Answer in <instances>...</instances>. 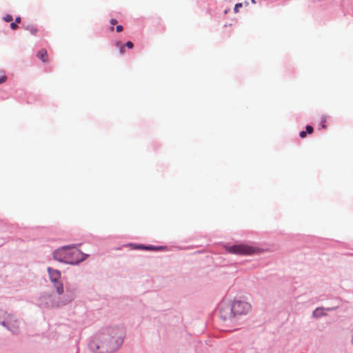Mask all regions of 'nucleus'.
<instances>
[{
  "label": "nucleus",
  "mask_w": 353,
  "mask_h": 353,
  "mask_svg": "<svg viewBox=\"0 0 353 353\" xmlns=\"http://www.w3.org/2000/svg\"><path fill=\"white\" fill-rule=\"evenodd\" d=\"M110 23L111 25H114V24L117 23V20L115 19H111L110 21Z\"/></svg>",
  "instance_id": "393cba45"
},
{
  "label": "nucleus",
  "mask_w": 353,
  "mask_h": 353,
  "mask_svg": "<svg viewBox=\"0 0 353 353\" xmlns=\"http://www.w3.org/2000/svg\"><path fill=\"white\" fill-rule=\"evenodd\" d=\"M110 30H111L112 31H113V30H114V27H113V26H112V27L110 28Z\"/></svg>",
  "instance_id": "c756f323"
},
{
  "label": "nucleus",
  "mask_w": 353,
  "mask_h": 353,
  "mask_svg": "<svg viewBox=\"0 0 353 353\" xmlns=\"http://www.w3.org/2000/svg\"><path fill=\"white\" fill-rule=\"evenodd\" d=\"M307 135V133L305 131H301L300 133H299V136L301 138H305Z\"/></svg>",
  "instance_id": "b1692460"
},
{
  "label": "nucleus",
  "mask_w": 353,
  "mask_h": 353,
  "mask_svg": "<svg viewBox=\"0 0 353 353\" xmlns=\"http://www.w3.org/2000/svg\"><path fill=\"white\" fill-rule=\"evenodd\" d=\"M7 80V77L3 75L0 77V84L3 83Z\"/></svg>",
  "instance_id": "5701e85b"
},
{
  "label": "nucleus",
  "mask_w": 353,
  "mask_h": 353,
  "mask_svg": "<svg viewBox=\"0 0 353 353\" xmlns=\"http://www.w3.org/2000/svg\"><path fill=\"white\" fill-rule=\"evenodd\" d=\"M78 293V288L75 285L67 284L65 288L63 286V292L56 295V299L59 308L70 303Z\"/></svg>",
  "instance_id": "7ed1b4c3"
},
{
  "label": "nucleus",
  "mask_w": 353,
  "mask_h": 353,
  "mask_svg": "<svg viewBox=\"0 0 353 353\" xmlns=\"http://www.w3.org/2000/svg\"><path fill=\"white\" fill-rule=\"evenodd\" d=\"M352 344L353 345V327H352Z\"/></svg>",
  "instance_id": "cd10ccee"
},
{
  "label": "nucleus",
  "mask_w": 353,
  "mask_h": 353,
  "mask_svg": "<svg viewBox=\"0 0 353 353\" xmlns=\"http://www.w3.org/2000/svg\"><path fill=\"white\" fill-rule=\"evenodd\" d=\"M123 30V28L121 25H118L117 27H116V30L117 32H122Z\"/></svg>",
  "instance_id": "4be33fe9"
},
{
  "label": "nucleus",
  "mask_w": 353,
  "mask_h": 353,
  "mask_svg": "<svg viewBox=\"0 0 353 353\" xmlns=\"http://www.w3.org/2000/svg\"><path fill=\"white\" fill-rule=\"evenodd\" d=\"M0 324L9 330L8 323L6 315H1Z\"/></svg>",
  "instance_id": "ddd939ff"
},
{
  "label": "nucleus",
  "mask_w": 353,
  "mask_h": 353,
  "mask_svg": "<svg viewBox=\"0 0 353 353\" xmlns=\"http://www.w3.org/2000/svg\"><path fill=\"white\" fill-rule=\"evenodd\" d=\"M34 304L41 309L59 308L56 295L52 292L40 293L34 299Z\"/></svg>",
  "instance_id": "20e7f679"
},
{
  "label": "nucleus",
  "mask_w": 353,
  "mask_h": 353,
  "mask_svg": "<svg viewBox=\"0 0 353 353\" xmlns=\"http://www.w3.org/2000/svg\"><path fill=\"white\" fill-rule=\"evenodd\" d=\"M48 54L46 49H41L40 50L37 54V57L40 59L43 63H46L47 60L46 59V57H47Z\"/></svg>",
  "instance_id": "f8f14e48"
},
{
  "label": "nucleus",
  "mask_w": 353,
  "mask_h": 353,
  "mask_svg": "<svg viewBox=\"0 0 353 353\" xmlns=\"http://www.w3.org/2000/svg\"><path fill=\"white\" fill-rule=\"evenodd\" d=\"M326 119H327V117L326 116H323L321 117V123H325L326 121Z\"/></svg>",
  "instance_id": "a878e982"
},
{
  "label": "nucleus",
  "mask_w": 353,
  "mask_h": 353,
  "mask_svg": "<svg viewBox=\"0 0 353 353\" xmlns=\"http://www.w3.org/2000/svg\"><path fill=\"white\" fill-rule=\"evenodd\" d=\"M17 28H18V26H17V24L16 23L11 22V23H10V28L12 30H16Z\"/></svg>",
  "instance_id": "412c9836"
},
{
  "label": "nucleus",
  "mask_w": 353,
  "mask_h": 353,
  "mask_svg": "<svg viewBox=\"0 0 353 353\" xmlns=\"http://www.w3.org/2000/svg\"><path fill=\"white\" fill-rule=\"evenodd\" d=\"M21 22V18L19 17H16L15 22L14 23H20Z\"/></svg>",
  "instance_id": "bb28decb"
},
{
  "label": "nucleus",
  "mask_w": 353,
  "mask_h": 353,
  "mask_svg": "<svg viewBox=\"0 0 353 353\" xmlns=\"http://www.w3.org/2000/svg\"><path fill=\"white\" fill-rule=\"evenodd\" d=\"M129 246L133 250H144V248H145V245L135 243H130Z\"/></svg>",
  "instance_id": "4468645a"
},
{
  "label": "nucleus",
  "mask_w": 353,
  "mask_h": 353,
  "mask_svg": "<svg viewBox=\"0 0 353 353\" xmlns=\"http://www.w3.org/2000/svg\"><path fill=\"white\" fill-rule=\"evenodd\" d=\"M322 128H326V125H325V124H324V123H322Z\"/></svg>",
  "instance_id": "c85d7f7f"
},
{
  "label": "nucleus",
  "mask_w": 353,
  "mask_h": 353,
  "mask_svg": "<svg viewBox=\"0 0 353 353\" xmlns=\"http://www.w3.org/2000/svg\"><path fill=\"white\" fill-rule=\"evenodd\" d=\"M235 321L241 316L248 314L251 310V305L243 301L235 300L232 303Z\"/></svg>",
  "instance_id": "0eeeda50"
},
{
  "label": "nucleus",
  "mask_w": 353,
  "mask_h": 353,
  "mask_svg": "<svg viewBox=\"0 0 353 353\" xmlns=\"http://www.w3.org/2000/svg\"><path fill=\"white\" fill-rule=\"evenodd\" d=\"M243 6V4L241 3H238L235 5L234 11V12H238L240 8Z\"/></svg>",
  "instance_id": "6ab92c4d"
},
{
  "label": "nucleus",
  "mask_w": 353,
  "mask_h": 353,
  "mask_svg": "<svg viewBox=\"0 0 353 353\" xmlns=\"http://www.w3.org/2000/svg\"><path fill=\"white\" fill-rule=\"evenodd\" d=\"M3 20L6 21V22H10V21H12V15L10 14H6L3 17Z\"/></svg>",
  "instance_id": "f3484780"
},
{
  "label": "nucleus",
  "mask_w": 353,
  "mask_h": 353,
  "mask_svg": "<svg viewBox=\"0 0 353 353\" xmlns=\"http://www.w3.org/2000/svg\"><path fill=\"white\" fill-rule=\"evenodd\" d=\"M167 248L165 246H155V245H145V248H144V250L147 251H161V250H166Z\"/></svg>",
  "instance_id": "9b49d317"
},
{
  "label": "nucleus",
  "mask_w": 353,
  "mask_h": 353,
  "mask_svg": "<svg viewBox=\"0 0 353 353\" xmlns=\"http://www.w3.org/2000/svg\"><path fill=\"white\" fill-rule=\"evenodd\" d=\"M339 307V304L332 307H316L312 314L314 319H318L321 317L327 316L326 312L334 311Z\"/></svg>",
  "instance_id": "9d476101"
},
{
  "label": "nucleus",
  "mask_w": 353,
  "mask_h": 353,
  "mask_svg": "<svg viewBox=\"0 0 353 353\" xmlns=\"http://www.w3.org/2000/svg\"><path fill=\"white\" fill-rule=\"evenodd\" d=\"M48 277L50 283L52 284L53 288L55 289L57 294H60L63 292V283L61 281V273L59 270L48 267L47 268Z\"/></svg>",
  "instance_id": "423d86ee"
},
{
  "label": "nucleus",
  "mask_w": 353,
  "mask_h": 353,
  "mask_svg": "<svg viewBox=\"0 0 353 353\" xmlns=\"http://www.w3.org/2000/svg\"><path fill=\"white\" fill-rule=\"evenodd\" d=\"M125 46L129 48V49H132L134 46V44L132 41H128L126 43H125Z\"/></svg>",
  "instance_id": "aec40b11"
},
{
  "label": "nucleus",
  "mask_w": 353,
  "mask_h": 353,
  "mask_svg": "<svg viewBox=\"0 0 353 353\" xmlns=\"http://www.w3.org/2000/svg\"><path fill=\"white\" fill-rule=\"evenodd\" d=\"M305 129V132L307 134H312L314 130L313 127L309 125L306 126Z\"/></svg>",
  "instance_id": "a211bd4d"
},
{
  "label": "nucleus",
  "mask_w": 353,
  "mask_h": 353,
  "mask_svg": "<svg viewBox=\"0 0 353 353\" xmlns=\"http://www.w3.org/2000/svg\"><path fill=\"white\" fill-rule=\"evenodd\" d=\"M117 46L119 48V51L123 54L125 51V47L121 43V42H117Z\"/></svg>",
  "instance_id": "dca6fc26"
},
{
  "label": "nucleus",
  "mask_w": 353,
  "mask_h": 353,
  "mask_svg": "<svg viewBox=\"0 0 353 353\" xmlns=\"http://www.w3.org/2000/svg\"><path fill=\"white\" fill-rule=\"evenodd\" d=\"M6 316L8 323L9 331L13 334H18L19 333L20 322L18 319L13 314L6 312Z\"/></svg>",
  "instance_id": "1a4fd4ad"
},
{
  "label": "nucleus",
  "mask_w": 353,
  "mask_h": 353,
  "mask_svg": "<svg viewBox=\"0 0 353 353\" xmlns=\"http://www.w3.org/2000/svg\"><path fill=\"white\" fill-rule=\"evenodd\" d=\"M252 3H255V1L254 0H251Z\"/></svg>",
  "instance_id": "7c9ffc66"
},
{
  "label": "nucleus",
  "mask_w": 353,
  "mask_h": 353,
  "mask_svg": "<svg viewBox=\"0 0 353 353\" xmlns=\"http://www.w3.org/2000/svg\"><path fill=\"white\" fill-rule=\"evenodd\" d=\"M26 30H28L31 32L32 34H35L37 32V29L32 26H27Z\"/></svg>",
  "instance_id": "2eb2a0df"
},
{
  "label": "nucleus",
  "mask_w": 353,
  "mask_h": 353,
  "mask_svg": "<svg viewBox=\"0 0 353 353\" xmlns=\"http://www.w3.org/2000/svg\"><path fill=\"white\" fill-rule=\"evenodd\" d=\"M125 337L123 326L106 327L93 336L89 348L94 353H114L121 347Z\"/></svg>",
  "instance_id": "f257e3e1"
},
{
  "label": "nucleus",
  "mask_w": 353,
  "mask_h": 353,
  "mask_svg": "<svg viewBox=\"0 0 353 353\" xmlns=\"http://www.w3.org/2000/svg\"><path fill=\"white\" fill-rule=\"evenodd\" d=\"M228 252L237 255H251L256 253L259 249L246 244L240 243L225 246Z\"/></svg>",
  "instance_id": "39448f33"
},
{
  "label": "nucleus",
  "mask_w": 353,
  "mask_h": 353,
  "mask_svg": "<svg viewBox=\"0 0 353 353\" xmlns=\"http://www.w3.org/2000/svg\"><path fill=\"white\" fill-rule=\"evenodd\" d=\"M74 248L75 245H71L57 249L53 252V259L63 263L78 265L87 259L88 254Z\"/></svg>",
  "instance_id": "f03ea898"
},
{
  "label": "nucleus",
  "mask_w": 353,
  "mask_h": 353,
  "mask_svg": "<svg viewBox=\"0 0 353 353\" xmlns=\"http://www.w3.org/2000/svg\"><path fill=\"white\" fill-rule=\"evenodd\" d=\"M219 314L221 319L227 321H229L231 323L235 322V319L233 313L232 305L225 304L224 303H221L219 305Z\"/></svg>",
  "instance_id": "6e6552de"
}]
</instances>
